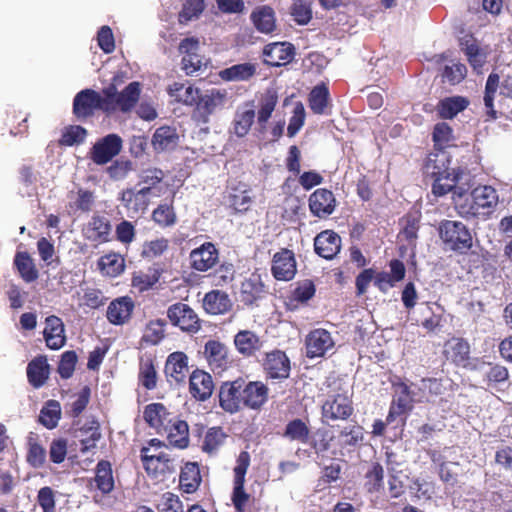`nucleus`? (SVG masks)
Returning <instances> with one entry per match:
<instances>
[{
  "mask_svg": "<svg viewBox=\"0 0 512 512\" xmlns=\"http://www.w3.org/2000/svg\"><path fill=\"white\" fill-rule=\"evenodd\" d=\"M450 159L446 152L430 153L424 164V173L434 179L432 191L437 196L450 192L456 182L463 179V171L450 169Z\"/></svg>",
  "mask_w": 512,
  "mask_h": 512,
  "instance_id": "obj_1",
  "label": "nucleus"
},
{
  "mask_svg": "<svg viewBox=\"0 0 512 512\" xmlns=\"http://www.w3.org/2000/svg\"><path fill=\"white\" fill-rule=\"evenodd\" d=\"M106 96L108 113L120 110L124 113L129 112L138 102L141 93V84L131 82L124 90L118 92L116 86L111 84L102 91Z\"/></svg>",
  "mask_w": 512,
  "mask_h": 512,
  "instance_id": "obj_2",
  "label": "nucleus"
},
{
  "mask_svg": "<svg viewBox=\"0 0 512 512\" xmlns=\"http://www.w3.org/2000/svg\"><path fill=\"white\" fill-rule=\"evenodd\" d=\"M228 100V92L225 89L212 88L204 94L199 92V98L195 103V117L198 121L206 124L210 116L224 108Z\"/></svg>",
  "mask_w": 512,
  "mask_h": 512,
  "instance_id": "obj_3",
  "label": "nucleus"
},
{
  "mask_svg": "<svg viewBox=\"0 0 512 512\" xmlns=\"http://www.w3.org/2000/svg\"><path fill=\"white\" fill-rule=\"evenodd\" d=\"M440 238L451 249L463 251L472 246V236L467 227L459 221L445 220L440 224Z\"/></svg>",
  "mask_w": 512,
  "mask_h": 512,
  "instance_id": "obj_4",
  "label": "nucleus"
},
{
  "mask_svg": "<svg viewBox=\"0 0 512 512\" xmlns=\"http://www.w3.org/2000/svg\"><path fill=\"white\" fill-rule=\"evenodd\" d=\"M123 146V141L117 134H108L99 139L90 150V158L97 165H104L117 156Z\"/></svg>",
  "mask_w": 512,
  "mask_h": 512,
  "instance_id": "obj_5",
  "label": "nucleus"
},
{
  "mask_svg": "<svg viewBox=\"0 0 512 512\" xmlns=\"http://www.w3.org/2000/svg\"><path fill=\"white\" fill-rule=\"evenodd\" d=\"M108 108L106 96L91 89L82 90L74 98L73 111L77 117L89 116L95 109L108 113Z\"/></svg>",
  "mask_w": 512,
  "mask_h": 512,
  "instance_id": "obj_6",
  "label": "nucleus"
},
{
  "mask_svg": "<svg viewBox=\"0 0 512 512\" xmlns=\"http://www.w3.org/2000/svg\"><path fill=\"white\" fill-rule=\"evenodd\" d=\"M167 317L172 325L183 331L197 332L200 329V320L195 311L185 303H175L167 310Z\"/></svg>",
  "mask_w": 512,
  "mask_h": 512,
  "instance_id": "obj_7",
  "label": "nucleus"
},
{
  "mask_svg": "<svg viewBox=\"0 0 512 512\" xmlns=\"http://www.w3.org/2000/svg\"><path fill=\"white\" fill-rule=\"evenodd\" d=\"M335 341L331 333L325 329L312 330L305 339L306 356L308 358L324 357L333 350Z\"/></svg>",
  "mask_w": 512,
  "mask_h": 512,
  "instance_id": "obj_8",
  "label": "nucleus"
},
{
  "mask_svg": "<svg viewBox=\"0 0 512 512\" xmlns=\"http://www.w3.org/2000/svg\"><path fill=\"white\" fill-rule=\"evenodd\" d=\"M160 197L152 187H137L122 192L121 200L124 206L133 213L144 212L152 198Z\"/></svg>",
  "mask_w": 512,
  "mask_h": 512,
  "instance_id": "obj_9",
  "label": "nucleus"
},
{
  "mask_svg": "<svg viewBox=\"0 0 512 512\" xmlns=\"http://www.w3.org/2000/svg\"><path fill=\"white\" fill-rule=\"evenodd\" d=\"M473 200V214L480 213L491 214L499 203V195L497 190L490 185H480L471 192Z\"/></svg>",
  "mask_w": 512,
  "mask_h": 512,
  "instance_id": "obj_10",
  "label": "nucleus"
},
{
  "mask_svg": "<svg viewBox=\"0 0 512 512\" xmlns=\"http://www.w3.org/2000/svg\"><path fill=\"white\" fill-rule=\"evenodd\" d=\"M266 375L271 379H286L290 375V360L281 350H273L266 354L263 361Z\"/></svg>",
  "mask_w": 512,
  "mask_h": 512,
  "instance_id": "obj_11",
  "label": "nucleus"
},
{
  "mask_svg": "<svg viewBox=\"0 0 512 512\" xmlns=\"http://www.w3.org/2000/svg\"><path fill=\"white\" fill-rule=\"evenodd\" d=\"M272 274L277 280L289 281L296 274V260L294 253L288 249H282L273 256Z\"/></svg>",
  "mask_w": 512,
  "mask_h": 512,
  "instance_id": "obj_12",
  "label": "nucleus"
},
{
  "mask_svg": "<svg viewBox=\"0 0 512 512\" xmlns=\"http://www.w3.org/2000/svg\"><path fill=\"white\" fill-rule=\"evenodd\" d=\"M190 261L193 269L205 272L217 263L218 250L213 243L206 242L191 251Z\"/></svg>",
  "mask_w": 512,
  "mask_h": 512,
  "instance_id": "obj_13",
  "label": "nucleus"
},
{
  "mask_svg": "<svg viewBox=\"0 0 512 512\" xmlns=\"http://www.w3.org/2000/svg\"><path fill=\"white\" fill-rule=\"evenodd\" d=\"M352 412V403L349 397L343 394L326 400L322 406L323 417L330 420H345Z\"/></svg>",
  "mask_w": 512,
  "mask_h": 512,
  "instance_id": "obj_14",
  "label": "nucleus"
},
{
  "mask_svg": "<svg viewBox=\"0 0 512 512\" xmlns=\"http://www.w3.org/2000/svg\"><path fill=\"white\" fill-rule=\"evenodd\" d=\"M394 388L393 406L397 408L398 413L410 410L413 402H423L424 399L429 398L426 393L418 394L413 384L408 386L405 383H398Z\"/></svg>",
  "mask_w": 512,
  "mask_h": 512,
  "instance_id": "obj_15",
  "label": "nucleus"
},
{
  "mask_svg": "<svg viewBox=\"0 0 512 512\" xmlns=\"http://www.w3.org/2000/svg\"><path fill=\"white\" fill-rule=\"evenodd\" d=\"M219 401L225 411L230 413L238 411L243 403V389L241 383L238 381L224 383L220 388Z\"/></svg>",
  "mask_w": 512,
  "mask_h": 512,
  "instance_id": "obj_16",
  "label": "nucleus"
},
{
  "mask_svg": "<svg viewBox=\"0 0 512 512\" xmlns=\"http://www.w3.org/2000/svg\"><path fill=\"white\" fill-rule=\"evenodd\" d=\"M336 200L333 193L327 189H317L309 197V208L317 217H326L333 213Z\"/></svg>",
  "mask_w": 512,
  "mask_h": 512,
  "instance_id": "obj_17",
  "label": "nucleus"
},
{
  "mask_svg": "<svg viewBox=\"0 0 512 512\" xmlns=\"http://www.w3.org/2000/svg\"><path fill=\"white\" fill-rule=\"evenodd\" d=\"M134 307V302L130 297H119L109 304L106 313L107 319L113 325H123L131 318Z\"/></svg>",
  "mask_w": 512,
  "mask_h": 512,
  "instance_id": "obj_18",
  "label": "nucleus"
},
{
  "mask_svg": "<svg viewBox=\"0 0 512 512\" xmlns=\"http://www.w3.org/2000/svg\"><path fill=\"white\" fill-rule=\"evenodd\" d=\"M264 62L270 66H280L289 63L294 55V48L285 42H275L267 45L263 51Z\"/></svg>",
  "mask_w": 512,
  "mask_h": 512,
  "instance_id": "obj_19",
  "label": "nucleus"
},
{
  "mask_svg": "<svg viewBox=\"0 0 512 512\" xmlns=\"http://www.w3.org/2000/svg\"><path fill=\"white\" fill-rule=\"evenodd\" d=\"M142 463L146 472L155 478L171 474L176 470L175 458L171 451L157 456L154 455V457H150V459Z\"/></svg>",
  "mask_w": 512,
  "mask_h": 512,
  "instance_id": "obj_20",
  "label": "nucleus"
},
{
  "mask_svg": "<svg viewBox=\"0 0 512 512\" xmlns=\"http://www.w3.org/2000/svg\"><path fill=\"white\" fill-rule=\"evenodd\" d=\"M314 247L319 256L332 259L340 251L341 238L337 233L326 230L316 236Z\"/></svg>",
  "mask_w": 512,
  "mask_h": 512,
  "instance_id": "obj_21",
  "label": "nucleus"
},
{
  "mask_svg": "<svg viewBox=\"0 0 512 512\" xmlns=\"http://www.w3.org/2000/svg\"><path fill=\"white\" fill-rule=\"evenodd\" d=\"M204 353L214 372L221 373L229 363L227 348L219 341L210 340L205 344Z\"/></svg>",
  "mask_w": 512,
  "mask_h": 512,
  "instance_id": "obj_22",
  "label": "nucleus"
},
{
  "mask_svg": "<svg viewBox=\"0 0 512 512\" xmlns=\"http://www.w3.org/2000/svg\"><path fill=\"white\" fill-rule=\"evenodd\" d=\"M188 370V358L183 352H174L168 356L165 364V374L170 382H183Z\"/></svg>",
  "mask_w": 512,
  "mask_h": 512,
  "instance_id": "obj_23",
  "label": "nucleus"
},
{
  "mask_svg": "<svg viewBox=\"0 0 512 512\" xmlns=\"http://www.w3.org/2000/svg\"><path fill=\"white\" fill-rule=\"evenodd\" d=\"M64 324L57 316H49L45 320L44 338L50 349H60L65 344Z\"/></svg>",
  "mask_w": 512,
  "mask_h": 512,
  "instance_id": "obj_24",
  "label": "nucleus"
},
{
  "mask_svg": "<svg viewBox=\"0 0 512 512\" xmlns=\"http://www.w3.org/2000/svg\"><path fill=\"white\" fill-rule=\"evenodd\" d=\"M237 351L243 356L250 357L263 346V340L253 331L241 330L234 337Z\"/></svg>",
  "mask_w": 512,
  "mask_h": 512,
  "instance_id": "obj_25",
  "label": "nucleus"
},
{
  "mask_svg": "<svg viewBox=\"0 0 512 512\" xmlns=\"http://www.w3.org/2000/svg\"><path fill=\"white\" fill-rule=\"evenodd\" d=\"M151 143L156 152L170 151L178 146L179 135L175 128L162 126L154 132Z\"/></svg>",
  "mask_w": 512,
  "mask_h": 512,
  "instance_id": "obj_26",
  "label": "nucleus"
},
{
  "mask_svg": "<svg viewBox=\"0 0 512 512\" xmlns=\"http://www.w3.org/2000/svg\"><path fill=\"white\" fill-rule=\"evenodd\" d=\"M213 391L211 376L200 370L194 371L190 376V392L198 400L208 399Z\"/></svg>",
  "mask_w": 512,
  "mask_h": 512,
  "instance_id": "obj_27",
  "label": "nucleus"
},
{
  "mask_svg": "<svg viewBox=\"0 0 512 512\" xmlns=\"http://www.w3.org/2000/svg\"><path fill=\"white\" fill-rule=\"evenodd\" d=\"M111 225L107 218L94 215L83 229L84 236L90 241L105 242L108 240Z\"/></svg>",
  "mask_w": 512,
  "mask_h": 512,
  "instance_id": "obj_28",
  "label": "nucleus"
},
{
  "mask_svg": "<svg viewBox=\"0 0 512 512\" xmlns=\"http://www.w3.org/2000/svg\"><path fill=\"white\" fill-rule=\"evenodd\" d=\"M231 300L227 293L219 290L208 292L203 299V307L212 315L224 314L230 310Z\"/></svg>",
  "mask_w": 512,
  "mask_h": 512,
  "instance_id": "obj_29",
  "label": "nucleus"
},
{
  "mask_svg": "<svg viewBox=\"0 0 512 512\" xmlns=\"http://www.w3.org/2000/svg\"><path fill=\"white\" fill-rule=\"evenodd\" d=\"M268 388L262 382H250L243 389V404L257 409L267 400Z\"/></svg>",
  "mask_w": 512,
  "mask_h": 512,
  "instance_id": "obj_30",
  "label": "nucleus"
},
{
  "mask_svg": "<svg viewBox=\"0 0 512 512\" xmlns=\"http://www.w3.org/2000/svg\"><path fill=\"white\" fill-rule=\"evenodd\" d=\"M27 377L32 386L41 387L49 377V365L45 356H38L27 366Z\"/></svg>",
  "mask_w": 512,
  "mask_h": 512,
  "instance_id": "obj_31",
  "label": "nucleus"
},
{
  "mask_svg": "<svg viewBox=\"0 0 512 512\" xmlns=\"http://www.w3.org/2000/svg\"><path fill=\"white\" fill-rule=\"evenodd\" d=\"M167 432V439L174 447L183 449L189 444V428L188 424L182 420L171 421L170 424L163 428Z\"/></svg>",
  "mask_w": 512,
  "mask_h": 512,
  "instance_id": "obj_32",
  "label": "nucleus"
},
{
  "mask_svg": "<svg viewBox=\"0 0 512 512\" xmlns=\"http://www.w3.org/2000/svg\"><path fill=\"white\" fill-rule=\"evenodd\" d=\"M168 94L176 102L184 105L193 106L199 98L200 90L192 85H186L184 83L175 82L169 85Z\"/></svg>",
  "mask_w": 512,
  "mask_h": 512,
  "instance_id": "obj_33",
  "label": "nucleus"
},
{
  "mask_svg": "<svg viewBox=\"0 0 512 512\" xmlns=\"http://www.w3.org/2000/svg\"><path fill=\"white\" fill-rule=\"evenodd\" d=\"M461 49L468 58L469 63L475 70H480L486 62L487 52L480 49L476 40L472 37L462 38L460 41Z\"/></svg>",
  "mask_w": 512,
  "mask_h": 512,
  "instance_id": "obj_34",
  "label": "nucleus"
},
{
  "mask_svg": "<svg viewBox=\"0 0 512 512\" xmlns=\"http://www.w3.org/2000/svg\"><path fill=\"white\" fill-rule=\"evenodd\" d=\"M169 413L166 407L161 403H153L146 406L144 410V419L154 429L160 430L166 428L171 423L168 419Z\"/></svg>",
  "mask_w": 512,
  "mask_h": 512,
  "instance_id": "obj_35",
  "label": "nucleus"
},
{
  "mask_svg": "<svg viewBox=\"0 0 512 512\" xmlns=\"http://www.w3.org/2000/svg\"><path fill=\"white\" fill-rule=\"evenodd\" d=\"M251 19L256 29L261 33H271L276 27L275 13L269 6L257 8L251 14Z\"/></svg>",
  "mask_w": 512,
  "mask_h": 512,
  "instance_id": "obj_36",
  "label": "nucleus"
},
{
  "mask_svg": "<svg viewBox=\"0 0 512 512\" xmlns=\"http://www.w3.org/2000/svg\"><path fill=\"white\" fill-rule=\"evenodd\" d=\"M201 483L199 467L196 463H187L180 473V486L186 493L195 492Z\"/></svg>",
  "mask_w": 512,
  "mask_h": 512,
  "instance_id": "obj_37",
  "label": "nucleus"
},
{
  "mask_svg": "<svg viewBox=\"0 0 512 512\" xmlns=\"http://www.w3.org/2000/svg\"><path fill=\"white\" fill-rule=\"evenodd\" d=\"M94 482L103 494H108L114 489L112 468L108 461L102 460L98 462Z\"/></svg>",
  "mask_w": 512,
  "mask_h": 512,
  "instance_id": "obj_38",
  "label": "nucleus"
},
{
  "mask_svg": "<svg viewBox=\"0 0 512 512\" xmlns=\"http://www.w3.org/2000/svg\"><path fill=\"white\" fill-rule=\"evenodd\" d=\"M256 73V66L252 63L233 65L220 71L221 79L225 81H246Z\"/></svg>",
  "mask_w": 512,
  "mask_h": 512,
  "instance_id": "obj_39",
  "label": "nucleus"
},
{
  "mask_svg": "<svg viewBox=\"0 0 512 512\" xmlns=\"http://www.w3.org/2000/svg\"><path fill=\"white\" fill-rule=\"evenodd\" d=\"M14 264L25 282L30 283L38 278V270L28 253L18 252L15 256Z\"/></svg>",
  "mask_w": 512,
  "mask_h": 512,
  "instance_id": "obj_40",
  "label": "nucleus"
},
{
  "mask_svg": "<svg viewBox=\"0 0 512 512\" xmlns=\"http://www.w3.org/2000/svg\"><path fill=\"white\" fill-rule=\"evenodd\" d=\"M98 268L104 275L116 277L124 271V259L116 253L104 255L98 261Z\"/></svg>",
  "mask_w": 512,
  "mask_h": 512,
  "instance_id": "obj_41",
  "label": "nucleus"
},
{
  "mask_svg": "<svg viewBox=\"0 0 512 512\" xmlns=\"http://www.w3.org/2000/svg\"><path fill=\"white\" fill-rule=\"evenodd\" d=\"M468 105V101L460 96L445 98L439 102L438 113L440 117L449 119L463 111Z\"/></svg>",
  "mask_w": 512,
  "mask_h": 512,
  "instance_id": "obj_42",
  "label": "nucleus"
},
{
  "mask_svg": "<svg viewBox=\"0 0 512 512\" xmlns=\"http://www.w3.org/2000/svg\"><path fill=\"white\" fill-rule=\"evenodd\" d=\"M255 111L252 107L239 109L233 121V132L238 137H244L250 130L252 123L254 122Z\"/></svg>",
  "mask_w": 512,
  "mask_h": 512,
  "instance_id": "obj_43",
  "label": "nucleus"
},
{
  "mask_svg": "<svg viewBox=\"0 0 512 512\" xmlns=\"http://www.w3.org/2000/svg\"><path fill=\"white\" fill-rule=\"evenodd\" d=\"M329 91L322 84L315 86L309 94V107L316 114H324L328 106Z\"/></svg>",
  "mask_w": 512,
  "mask_h": 512,
  "instance_id": "obj_44",
  "label": "nucleus"
},
{
  "mask_svg": "<svg viewBox=\"0 0 512 512\" xmlns=\"http://www.w3.org/2000/svg\"><path fill=\"white\" fill-rule=\"evenodd\" d=\"M226 434L220 427H212L208 429L204 436L202 449L204 452L212 455L224 444Z\"/></svg>",
  "mask_w": 512,
  "mask_h": 512,
  "instance_id": "obj_45",
  "label": "nucleus"
},
{
  "mask_svg": "<svg viewBox=\"0 0 512 512\" xmlns=\"http://www.w3.org/2000/svg\"><path fill=\"white\" fill-rule=\"evenodd\" d=\"M278 102L277 93L273 89L264 92L260 100V109L258 111V123L265 125L270 118Z\"/></svg>",
  "mask_w": 512,
  "mask_h": 512,
  "instance_id": "obj_46",
  "label": "nucleus"
},
{
  "mask_svg": "<svg viewBox=\"0 0 512 512\" xmlns=\"http://www.w3.org/2000/svg\"><path fill=\"white\" fill-rule=\"evenodd\" d=\"M79 296V305L86 306L91 309H97L100 306L104 305L107 298L104 296L103 292L99 289L86 287L81 290V293H78Z\"/></svg>",
  "mask_w": 512,
  "mask_h": 512,
  "instance_id": "obj_47",
  "label": "nucleus"
},
{
  "mask_svg": "<svg viewBox=\"0 0 512 512\" xmlns=\"http://www.w3.org/2000/svg\"><path fill=\"white\" fill-rule=\"evenodd\" d=\"M61 415L60 404L57 401L50 400L42 408L40 413V422L48 429L57 426Z\"/></svg>",
  "mask_w": 512,
  "mask_h": 512,
  "instance_id": "obj_48",
  "label": "nucleus"
},
{
  "mask_svg": "<svg viewBox=\"0 0 512 512\" xmlns=\"http://www.w3.org/2000/svg\"><path fill=\"white\" fill-rule=\"evenodd\" d=\"M284 437L290 441L306 443L309 437V428L302 420L294 419L286 425Z\"/></svg>",
  "mask_w": 512,
  "mask_h": 512,
  "instance_id": "obj_49",
  "label": "nucleus"
},
{
  "mask_svg": "<svg viewBox=\"0 0 512 512\" xmlns=\"http://www.w3.org/2000/svg\"><path fill=\"white\" fill-rule=\"evenodd\" d=\"M205 8L204 0H186L183 9L179 13V22L187 24L193 19H197Z\"/></svg>",
  "mask_w": 512,
  "mask_h": 512,
  "instance_id": "obj_50",
  "label": "nucleus"
},
{
  "mask_svg": "<svg viewBox=\"0 0 512 512\" xmlns=\"http://www.w3.org/2000/svg\"><path fill=\"white\" fill-rule=\"evenodd\" d=\"M290 13L299 25L307 24L312 18L311 1L294 0Z\"/></svg>",
  "mask_w": 512,
  "mask_h": 512,
  "instance_id": "obj_51",
  "label": "nucleus"
},
{
  "mask_svg": "<svg viewBox=\"0 0 512 512\" xmlns=\"http://www.w3.org/2000/svg\"><path fill=\"white\" fill-rule=\"evenodd\" d=\"M418 394L426 393L429 398L424 401H432L434 397L441 395L443 392L442 384L439 380L434 378L421 379L419 384H413Z\"/></svg>",
  "mask_w": 512,
  "mask_h": 512,
  "instance_id": "obj_52",
  "label": "nucleus"
},
{
  "mask_svg": "<svg viewBox=\"0 0 512 512\" xmlns=\"http://www.w3.org/2000/svg\"><path fill=\"white\" fill-rule=\"evenodd\" d=\"M163 177L164 173L160 169H146L141 172L138 185H143L142 187H152L156 193L161 194V188L158 187V184L162 181Z\"/></svg>",
  "mask_w": 512,
  "mask_h": 512,
  "instance_id": "obj_53",
  "label": "nucleus"
},
{
  "mask_svg": "<svg viewBox=\"0 0 512 512\" xmlns=\"http://www.w3.org/2000/svg\"><path fill=\"white\" fill-rule=\"evenodd\" d=\"M86 130L78 125L65 128L60 143L66 146L81 144L86 138Z\"/></svg>",
  "mask_w": 512,
  "mask_h": 512,
  "instance_id": "obj_54",
  "label": "nucleus"
},
{
  "mask_svg": "<svg viewBox=\"0 0 512 512\" xmlns=\"http://www.w3.org/2000/svg\"><path fill=\"white\" fill-rule=\"evenodd\" d=\"M245 481H233L232 502L237 512H245L250 502V495L244 490Z\"/></svg>",
  "mask_w": 512,
  "mask_h": 512,
  "instance_id": "obj_55",
  "label": "nucleus"
},
{
  "mask_svg": "<svg viewBox=\"0 0 512 512\" xmlns=\"http://www.w3.org/2000/svg\"><path fill=\"white\" fill-rule=\"evenodd\" d=\"M447 352L454 362L460 363L468 358L470 347L466 341L454 339L448 344Z\"/></svg>",
  "mask_w": 512,
  "mask_h": 512,
  "instance_id": "obj_56",
  "label": "nucleus"
},
{
  "mask_svg": "<svg viewBox=\"0 0 512 512\" xmlns=\"http://www.w3.org/2000/svg\"><path fill=\"white\" fill-rule=\"evenodd\" d=\"M158 510L159 512H184V507L177 495L166 492L161 497Z\"/></svg>",
  "mask_w": 512,
  "mask_h": 512,
  "instance_id": "obj_57",
  "label": "nucleus"
},
{
  "mask_svg": "<svg viewBox=\"0 0 512 512\" xmlns=\"http://www.w3.org/2000/svg\"><path fill=\"white\" fill-rule=\"evenodd\" d=\"M165 452H170L169 447L162 441L154 438L148 442L147 446H143L140 451L141 461H146L150 457H154Z\"/></svg>",
  "mask_w": 512,
  "mask_h": 512,
  "instance_id": "obj_58",
  "label": "nucleus"
},
{
  "mask_svg": "<svg viewBox=\"0 0 512 512\" xmlns=\"http://www.w3.org/2000/svg\"><path fill=\"white\" fill-rule=\"evenodd\" d=\"M452 138V129L447 123L441 122L435 125L433 140L435 145L439 147L441 151L446 145H448Z\"/></svg>",
  "mask_w": 512,
  "mask_h": 512,
  "instance_id": "obj_59",
  "label": "nucleus"
},
{
  "mask_svg": "<svg viewBox=\"0 0 512 512\" xmlns=\"http://www.w3.org/2000/svg\"><path fill=\"white\" fill-rule=\"evenodd\" d=\"M77 362V355L74 351H66L62 354L58 366V372L62 378L68 379L72 376Z\"/></svg>",
  "mask_w": 512,
  "mask_h": 512,
  "instance_id": "obj_60",
  "label": "nucleus"
},
{
  "mask_svg": "<svg viewBox=\"0 0 512 512\" xmlns=\"http://www.w3.org/2000/svg\"><path fill=\"white\" fill-rule=\"evenodd\" d=\"M366 477L368 490L370 492L379 491V489L383 486V467L378 463H374L371 469L367 472Z\"/></svg>",
  "mask_w": 512,
  "mask_h": 512,
  "instance_id": "obj_61",
  "label": "nucleus"
},
{
  "mask_svg": "<svg viewBox=\"0 0 512 512\" xmlns=\"http://www.w3.org/2000/svg\"><path fill=\"white\" fill-rule=\"evenodd\" d=\"M46 460V451L37 442L29 440V450L27 454V461L35 468L41 467Z\"/></svg>",
  "mask_w": 512,
  "mask_h": 512,
  "instance_id": "obj_62",
  "label": "nucleus"
},
{
  "mask_svg": "<svg viewBox=\"0 0 512 512\" xmlns=\"http://www.w3.org/2000/svg\"><path fill=\"white\" fill-rule=\"evenodd\" d=\"M305 121V109L302 103H296L293 109V115L290 119L287 133L290 137H293L304 125Z\"/></svg>",
  "mask_w": 512,
  "mask_h": 512,
  "instance_id": "obj_63",
  "label": "nucleus"
},
{
  "mask_svg": "<svg viewBox=\"0 0 512 512\" xmlns=\"http://www.w3.org/2000/svg\"><path fill=\"white\" fill-rule=\"evenodd\" d=\"M37 501L43 512H55V492L46 486L38 491Z\"/></svg>",
  "mask_w": 512,
  "mask_h": 512,
  "instance_id": "obj_64",
  "label": "nucleus"
}]
</instances>
